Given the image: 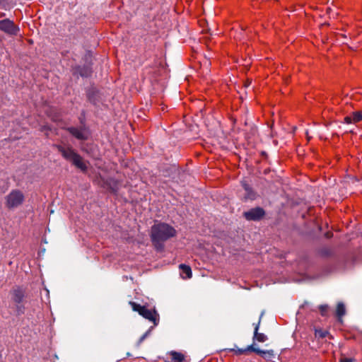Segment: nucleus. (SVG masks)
<instances>
[{
	"mask_svg": "<svg viewBox=\"0 0 362 362\" xmlns=\"http://www.w3.org/2000/svg\"><path fill=\"white\" fill-rule=\"evenodd\" d=\"M260 321L261 318L259 320L258 323L255 327L253 340H257L259 342H264L267 339V337L263 333L258 332Z\"/></svg>",
	"mask_w": 362,
	"mask_h": 362,
	"instance_id": "9b49d317",
	"label": "nucleus"
},
{
	"mask_svg": "<svg viewBox=\"0 0 362 362\" xmlns=\"http://www.w3.org/2000/svg\"><path fill=\"white\" fill-rule=\"evenodd\" d=\"M81 76H88V73H86H86H82V72H81Z\"/></svg>",
	"mask_w": 362,
	"mask_h": 362,
	"instance_id": "4be33fe9",
	"label": "nucleus"
},
{
	"mask_svg": "<svg viewBox=\"0 0 362 362\" xmlns=\"http://www.w3.org/2000/svg\"><path fill=\"white\" fill-rule=\"evenodd\" d=\"M0 30L9 37L20 35V28L8 18L0 21Z\"/></svg>",
	"mask_w": 362,
	"mask_h": 362,
	"instance_id": "20e7f679",
	"label": "nucleus"
},
{
	"mask_svg": "<svg viewBox=\"0 0 362 362\" xmlns=\"http://www.w3.org/2000/svg\"><path fill=\"white\" fill-rule=\"evenodd\" d=\"M315 334L316 337L325 338L328 334V332L322 329H315Z\"/></svg>",
	"mask_w": 362,
	"mask_h": 362,
	"instance_id": "f3484780",
	"label": "nucleus"
},
{
	"mask_svg": "<svg viewBox=\"0 0 362 362\" xmlns=\"http://www.w3.org/2000/svg\"><path fill=\"white\" fill-rule=\"evenodd\" d=\"M11 300L16 305V312L18 315L24 313V306L22 304L25 295V290L19 286L13 288L10 291Z\"/></svg>",
	"mask_w": 362,
	"mask_h": 362,
	"instance_id": "7ed1b4c3",
	"label": "nucleus"
},
{
	"mask_svg": "<svg viewBox=\"0 0 362 362\" xmlns=\"http://www.w3.org/2000/svg\"><path fill=\"white\" fill-rule=\"evenodd\" d=\"M264 215V211L262 208L257 207L244 212V216L249 221L259 220Z\"/></svg>",
	"mask_w": 362,
	"mask_h": 362,
	"instance_id": "0eeeda50",
	"label": "nucleus"
},
{
	"mask_svg": "<svg viewBox=\"0 0 362 362\" xmlns=\"http://www.w3.org/2000/svg\"><path fill=\"white\" fill-rule=\"evenodd\" d=\"M330 235H329V233L327 234V238H329Z\"/></svg>",
	"mask_w": 362,
	"mask_h": 362,
	"instance_id": "b1692460",
	"label": "nucleus"
},
{
	"mask_svg": "<svg viewBox=\"0 0 362 362\" xmlns=\"http://www.w3.org/2000/svg\"><path fill=\"white\" fill-rule=\"evenodd\" d=\"M6 206L8 209H14L21 205L24 201L23 194L18 189L12 190L6 197Z\"/></svg>",
	"mask_w": 362,
	"mask_h": 362,
	"instance_id": "39448f33",
	"label": "nucleus"
},
{
	"mask_svg": "<svg viewBox=\"0 0 362 362\" xmlns=\"http://www.w3.org/2000/svg\"><path fill=\"white\" fill-rule=\"evenodd\" d=\"M354 359L351 358H341L339 362H354Z\"/></svg>",
	"mask_w": 362,
	"mask_h": 362,
	"instance_id": "412c9836",
	"label": "nucleus"
},
{
	"mask_svg": "<svg viewBox=\"0 0 362 362\" xmlns=\"http://www.w3.org/2000/svg\"><path fill=\"white\" fill-rule=\"evenodd\" d=\"M68 131L79 140H86L89 136V132L85 128L69 127Z\"/></svg>",
	"mask_w": 362,
	"mask_h": 362,
	"instance_id": "6e6552de",
	"label": "nucleus"
},
{
	"mask_svg": "<svg viewBox=\"0 0 362 362\" xmlns=\"http://www.w3.org/2000/svg\"><path fill=\"white\" fill-rule=\"evenodd\" d=\"M4 1V0H0V7H1V5L3 4Z\"/></svg>",
	"mask_w": 362,
	"mask_h": 362,
	"instance_id": "5701e85b",
	"label": "nucleus"
},
{
	"mask_svg": "<svg viewBox=\"0 0 362 362\" xmlns=\"http://www.w3.org/2000/svg\"><path fill=\"white\" fill-rule=\"evenodd\" d=\"M232 351H235L237 354H239V355L243 354L247 351H253V352L257 354L258 355H260L263 358H271L274 355V351L272 350L262 351L258 348H256L255 343L248 346L245 349H238L237 350L232 349Z\"/></svg>",
	"mask_w": 362,
	"mask_h": 362,
	"instance_id": "423d86ee",
	"label": "nucleus"
},
{
	"mask_svg": "<svg viewBox=\"0 0 362 362\" xmlns=\"http://www.w3.org/2000/svg\"><path fill=\"white\" fill-rule=\"evenodd\" d=\"M56 148L62 153V156L67 160L71 161L78 154L71 147H64L61 145H57Z\"/></svg>",
	"mask_w": 362,
	"mask_h": 362,
	"instance_id": "1a4fd4ad",
	"label": "nucleus"
},
{
	"mask_svg": "<svg viewBox=\"0 0 362 362\" xmlns=\"http://www.w3.org/2000/svg\"><path fill=\"white\" fill-rule=\"evenodd\" d=\"M129 304L134 311L139 313L140 315L152 322L155 326L158 324L159 315L155 309H148L146 306L132 301H130Z\"/></svg>",
	"mask_w": 362,
	"mask_h": 362,
	"instance_id": "f03ea898",
	"label": "nucleus"
},
{
	"mask_svg": "<svg viewBox=\"0 0 362 362\" xmlns=\"http://www.w3.org/2000/svg\"><path fill=\"white\" fill-rule=\"evenodd\" d=\"M171 356L172 362H182L185 360V356L180 352L172 351L169 353Z\"/></svg>",
	"mask_w": 362,
	"mask_h": 362,
	"instance_id": "ddd939ff",
	"label": "nucleus"
},
{
	"mask_svg": "<svg viewBox=\"0 0 362 362\" xmlns=\"http://www.w3.org/2000/svg\"><path fill=\"white\" fill-rule=\"evenodd\" d=\"M354 123H356L362 120V113L361 112H354L352 113Z\"/></svg>",
	"mask_w": 362,
	"mask_h": 362,
	"instance_id": "dca6fc26",
	"label": "nucleus"
},
{
	"mask_svg": "<svg viewBox=\"0 0 362 362\" xmlns=\"http://www.w3.org/2000/svg\"><path fill=\"white\" fill-rule=\"evenodd\" d=\"M346 310L345 306L342 303H339L337 306L336 314L339 318H341L345 315Z\"/></svg>",
	"mask_w": 362,
	"mask_h": 362,
	"instance_id": "2eb2a0df",
	"label": "nucleus"
},
{
	"mask_svg": "<svg viewBox=\"0 0 362 362\" xmlns=\"http://www.w3.org/2000/svg\"><path fill=\"white\" fill-rule=\"evenodd\" d=\"M344 122H345V123H346V124H351V123H354V120H353V117H352V115L346 116V117L344 118Z\"/></svg>",
	"mask_w": 362,
	"mask_h": 362,
	"instance_id": "aec40b11",
	"label": "nucleus"
},
{
	"mask_svg": "<svg viewBox=\"0 0 362 362\" xmlns=\"http://www.w3.org/2000/svg\"><path fill=\"white\" fill-rule=\"evenodd\" d=\"M175 235V229L167 223H157L151 227V238L158 250H161L163 247V243Z\"/></svg>",
	"mask_w": 362,
	"mask_h": 362,
	"instance_id": "f257e3e1",
	"label": "nucleus"
},
{
	"mask_svg": "<svg viewBox=\"0 0 362 362\" xmlns=\"http://www.w3.org/2000/svg\"><path fill=\"white\" fill-rule=\"evenodd\" d=\"M151 331V329H149L148 331H146L139 339L137 342V346H139L144 341V339L150 334Z\"/></svg>",
	"mask_w": 362,
	"mask_h": 362,
	"instance_id": "a211bd4d",
	"label": "nucleus"
},
{
	"mask_svg": "<svg viewBox=\"0 0 362 362\" xmlns=\"http://www.w3.org/2000/svg\"><path fill=\"white\" fill-rule=\"evenodd\" d=\"M242 185H243V188L245 189V192H247V195H246L245 198L250 199H255V194H253L249 185L245 182H243Z\"/></svg>",
	"mask_w": 362,
	"mask_h": 362,
	"instance_id": "4468645a",
	"label": "nucleus"
},
{
	"mask_svg": "<svg viewBox=\"0 0 362 362\" xmlns=\"http://www.w3.org/2000/svg\"><path fill=\"white\" fill-rule=\"evenodd\" d=\"M71 162H72V163L76 167L81 169L83 172L87 170V165L79 154H77Z\"/></svg>",
	"mask_w": 362,
	"mask_h": 362,
	"instance_id": "9d476101",
	"label": "nucleus"
},
{
	"mask_svg": "<svg viewBox=\"0 0 362 362\" xmlns=\"http://www.w3.org/2000/svg\"><path fill=\"white\" fill-rule=\"evenodd\" d=\"M319 310H320V314L322 316H326L327 314L328 305H321L319 307Z\"/></svg>",
	"mask_w": 362,
	"mask_h": 362,
	"instance_id": "6ab92c4d",
	"label": "nucleus"
},
{
	"mask_svg": "<svg viewBox=\"0 0 362 362\" xmlns=\"http://www.w3.org/2000/svg\"><path fill=\"white\" fill-rule=\"evenodd\" d=\"M180 269L181 270V276L183 279H190L192 277V273L190 267L185 264H180Z\"/></svg>",
	"mask_w": 362,
	"mask_h": 362,
	"instance_id": "f8f14e48",
	"label": "nucleus"
}]
</instances>
